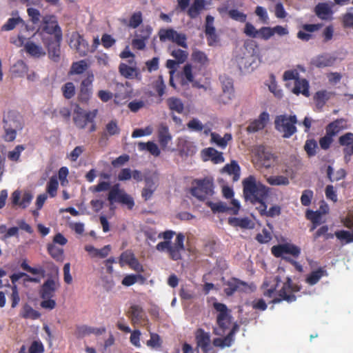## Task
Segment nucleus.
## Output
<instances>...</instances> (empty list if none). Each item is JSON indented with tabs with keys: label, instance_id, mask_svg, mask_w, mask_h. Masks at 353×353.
I'll return each mask as SVG.
<instances>
[{
	"label": "nucleus",
	"instance_id": "nucleus-6",
	"mask_svg": "<svg viewBox=\"0 0 353 353\" xmlns=\"http://www.w3.org/2000/svg\"><path fill=\"white\" fill-rule=\"evenodd\" d=\"M191 194L199 201H204L214 194V183L208 177L194 179L190 189Z\"/></svg>",
	"mask_w": 353,
	"mask_h": 353
},
{
	"label": "nucleus",
	"instance_id": "nucleus-61",
	"mask_svg": "<svg viewBox=\"0 0 353 353\" xmlns=\"http://www.w3.org/2000/svg\"><path fill=\"white\" fill-rule=\"evenodd\" d=\"M314 192L311 190H305L301 196V203L303 206H309L311 204Z\"/></svg>",
	"mask_w": 353,
	"mask_h": 353
},
{
	"label": "nucleus",
	"instance_id": "nucleus-22",
	"mask_svg": "<svg viewBox=\"0 0 353 353\" xmlns=\"http://www.w3.org/2000/svg\"><path fill=\"white\" fill-rule=\"evenodd\" d=\"M119 71L126 79L138 78L140 76L139 70L137 67L130 66L124 63L119 64Z\"/></svg>",
	"mask_w": 353,
	"mask_h": 353
},
{
	"label": "nucleus",
	"instance_id": "nucleus-25",
	"mask_svg": "<svg viewBox=\"0 0 353 353\" xmlns=\"http://www.w3.org/2000/svg\"><path fill=\"white\" fill-rule=\"evenodd\" d=\"M157 190V185L151 177L145 179V187L141 192V196L145 201L150 199Z\"/></svg>",
	"mask_w": 353,
	"mask_h": 353
},
{
	"label": "nucleus",
	"instance_id": "nucleus-49",
	"mask_svg": "<svg viewBox=\"0 0 353 353\" xmlns=\"http://www.w3.org/2000/svg\"><path fill=\"white\" fill-rule=\"evenodd\" d=\"M138 281L144 282L145 278L141 274H128L126 275L122 280L121 283L125 286H130L134 284Z\"/></svg>",
	"mask_w": 353,
	"mask_h": 353
},
{
	"label": "nucleus",
	"instance_id": "nucleus-29",
	"mask_svg": "<svg viewBox=\"0 0 353 353\" xmlns=\"http://www.w3.org/2000/svg\"><path fill=\"white\" fill-rule=\"evenodd\" d=\"M205 8V3L204 0H194L192 4L188 10V15L191 19H196Z\"/></svg>",
	"mask_w": 353,
	"mask_h": 353
},
{
	"label": "nucleus",
	"instance_id": "nucleus-26",
	"mask_svg": "<svg viewBox=\"0 0 353 353\" xmlns=\"http://www.w3.org/2000/svg\"><path fill=\"white\" fill-rule=\"evenodd\" d=\"M224 292L228 296H232L238 291L241 286H245L246 283L237 279L232 278L224 284Z\"/></svg>",
	"mask_w": 353,
	"mask_h": 353
},
{
	"label": "nucleus",
	"instance_id": "nucleus-14",
	"mask_svg": "<svg viewBox=\"0 0 353 353\" xmlns=\"http://www.w3.org/2000/svg\"><path fill=\"white\" fill-rule=\"evenodd\" d=\"M195 340L197 347H200L203 353H213L210 333L199 328L195 333Z\"/></svg>",
	"mask_w": 353,
	"mask_h": 353
},
{
	"label": "nucleus",
	"instance_id": "nucleus-60",
	"mask_svg": "<svg viewBox=\"0 0 353 353\" xmlns=\"http://www.w3.org/2000/svg\"><path fill=\"white\" fill-rule=\"evenodd\" d=\"M273 36L272 28L271 27H261L258 30V37L263 40H268Z\"/></svg>",
	"mask_w": 353,
	"mask_h": 353
},
{
	"label": "nucleus",
	"instance_id": "nucleus-10",
	"mask_svg": "<svg viewBox=\"0 0 353 353\" xmlns=\"http://www.w3.org/2000/svg\"><path fill=\"white\" fill-rule=\"evenodd\" d=\"M66 243V239L60 233L56 234L53 241L48 246V251L51 256L58 261H63L64 259L63 245Z\"/></svg>",
	"mask_w": 353,
	"mask_h": 353
},
{
	"label": "nucleus",
	"instance_id": "nucleus-1",
	"mask_svg": "<svg viewBox=\"0 0 353 353\" xmlns=\"http://www.w3.org/2000/svg\"><path fill=\"white\" fill-rule=\"evenodd\" d=\"M243 196L246 203L252 205H261L267 201L270 188L258 181L253 175L245 178L242 181Z\"/></svg>",
	"mask_w": 353,
	"mask_h": 353
},
{
	"label": "nucleus",
	"instance_id": "nucleus-23",
	"mask_svg": "<svg viewBox=\"0 0 353 353\" xmlns=\"http://www.w3.org/2000/svg\"><path fill=\"white\" fill-rule=\"evenodd\" d=\"M128 313V316L131 319L132 323L134 325L141 323V321L143 320L145 316L142 307L137 305H132Z\"/></svg>",
	"mask_w": 353,
	"mask_h": 353
},
{
	"label": "nucleus",
	"instance_id": "nucleus-64",
	"mask_svg": "<svg viewBox=\"0 0 353 353\" xmlns=\"http://www.w3.org/2000/svg\"><path fill=\"white\" fill-rule=\"evenodd\" d=\"M105 129L110 136L119 134L120 132V128H119L116 120H112L107 123Z\"/></svg>",
	"mask_w": 353,
	"mask_h": 353
},
{
	"label": "nucleus",
	"instance_id": "nucleus-46",
	"mask_svg": "<svg viewBox=\"0 0 353 353\" xmlns=\"http://www.w3.org/2000/svg\"><path fill=\"white\" fill-rule=\"evenodd\" d=\"M267 181L271 185H288L290 183L289 179L283 175L271 176L267 179Z\"/></svg>",
	"mask_w": 353,
	"mask_h": 353
},
{
	"label": "nucleus",
	"instance_id": "nucleus-7",
	"mask_svg": "<svg viewBox=\"0 0 353 353\" xmlns=\"http://www.w3.org/2000/svg\"><path fill=\"white\" fill-rule=\"evenodd\" d=\"M297 118L296 115L281 114L276 117L274 120L275 128L283 133V138H290L296 132V124Z\"/></svg>",
	"mask_w": 353,
	"mask_h": 353
},
{
	"label": "nucleus",
	"instance_id": "nucleus-52",
	"mask_svg": "<svg viewBox=\"0 0 353 353\" xmlns=\"http://www.w3.org/2000/svg\"><path fill=\"white\" fill-rule=\"evenodd\" d=\"M135 256L132 250H127L121 253L119 257V263L121 267L128 265L135 259Z\"/></svg>",
	"mask_w": 353,
	"mask_h": 353
},
{
	"label": "nucleus",
	"instance_id": "nucleus-2",
	"mask_svg": "<svg viewBox=\"0 0 353 353\" xmlns=\"http://www.w3.org/2000/svg\"><path fill=\"white\" fill-rule=\"evenodd\" d=\"M90 191L92 192H100L110 190L108 194V200L112 205L114 203H120L131 210L134 206V201L132 196L121 189L119 184H115L110 187V183L108 181H101L97 185L90 187Z\"/></svg>",
	"mask_w": 353,
	"mask_h": 353
},
{
	"label": "nucleus",
	"instance_id": "nucleus-56",
	"mask_svg": "<svg viewBox=\"0 0 353 353\" xmlns=\"http://www.w3.org/2000/svg\"><path fill=\"white\" fill-rule=\"evenodd\" d=\"M228 15L232 19L241 23L245 22L247 19V15L236 9L230 10L228 11Z\"/></svg>",
	"mask_w": 353,
	"mask_h": 353
},
{
	"label": "nucleus",
	"instance_id": "nucleus-51",
	"mask_svg": "<svg viewBox=\"0 0 353 353\" xmlns=\"http://www.w3.org/2000/svg\"><path fill=\"white\" fill-rule=\"evenodd\" d=\"M12 72L17 77H23L28 72V67L23 61H18L12 66Z\"/></svg>",
	"mask_w": 353,
	"mask_h": 353
},
{
	"label": "nucleus",
	"instance_id": "nucleus-16",
	"mask_svg": "<svg viewBox=\"0 0 353 353\" xmlns=\"http://www.w3.org/2000/svg\"><path fill=\"white\" fill-rule=\"evenodd\" d=\"M43 23L45 24L43 30L48 34H54L57 41H59L61 38V31L55 17L52 15H46L43 17Z\"/></svg>",
	"mask_w": 353,
	"mask_h": 353
},
{
	"label": "nucleus",
	"instance_id": "nucleus-54",
	"mask_svg": "<svg viewBox=\"0 0 353 353\" xmlns=\"http://www.w3.org/2000/svg\"><path fill=\"white\" fill-rule=\"evenodd\" d=\"M206 204L211 208L214 213L226 212L229 211V207L223 202L213 203L212 201H208Z\"/></svg>",
	"mask_w": 353,
	"mask_h": 353
},
{
	"label": "nucleus",
	"instance_id": "nucleus-55",
	"mask_svg": "<svg viewBox=\"0 0 353 353\" xmlns=\"http://www.w3.org/2000/svg\"><path fill=\"white\" fill-rule=\"evenodd\" d=\"M317 143L314 139H308L305 141L304 150L308 157H313L316 154Z\"/></svg>",
	"mask_w": 353,
	"mask_h": 353
},
{
	"label": "nucleus",
	"instance_id": "nucleus-33",
	"mask_svg": "<svg viewBox=\"0 0 353 353\" xmlns=\"http://www.w3.org/2000/svg\"><path fill=\"white\" fill-rule=\"evenodd\" d=\"M179 148L181 156H190L194 154L196 151V148L194 144L187 140L180 141Z\"/></svg>",
	"mask_w": 353,
	"mask_h": 353
},
{
	"label": "nucleus",
	"instance_id": "nucleus-13",
	"mask_svg": "<svg viewBox=\"0 0 353 353\" xmlns=\"http://www.w3.org/2000/svg\"><path fill=\"white\" fill-rule=\"evenodd\" d=\"M69 45L80 57L86 56L90 51L88 41L78 33L72 34Z\"/></svg>",
	"mask_w": 353,
	"mask_h": 353
},
{
	"label": "nucleus",
	"instance_id": "nucleus-32",
	"mask_svg": "<svg viewBox=\"0 0 353 353\" xmlns=\"http://www.w3.org/2000/svg\"><path fill=\"white\" fill-rule=\"evenodd\" d=\"M166 103L168 108L172 112H176L178 114H181L184 110V104L181 99L177 97H169L166 100Z\"/></svg>",
	"mask_w": 353,
	"mask_h": 353
},
{
	"label": "nucleus",
	"instance_id": "nucleus-62",
	"mask_svg": "<svg viewBox=\"0 0 353 353\" xmlns=\"http://www.w3.org/2000/svg\"><path fill=\"white\" fill-rule=\"evenodd\" d=\"M214 17L211 15H208L205 19V33L206 36H210L216 32L215 28L213 26Z\"/></svg>",
	"mask_w": 353,
	"mask_h": 353
},
{
	"label": "nucleus",
	"instance_id": "nucleus-38",
	"mask_svg": "<svg viewBox=\"0 0 353 353\" xmlns=\"http://www.w3.org/2000/svg\"><path fill=\"white\" fill-rule=\"evenodd\" d=\"M88 67L89 65L85 60H80L72 63L69 73L70 74H81L87 70Z\"/></svg>",
	"mask_w": 353,
	"mask_h": 353
},
{
	"label": "nucleus",
	"instance_id": "nucleus-53",
	"mask_svg": "<svg viewBox=\"0 0 353 353\" xmlns=\"http://www.w3.org/2000/svg\"><path fill=\"white\" fill-rule=\"evenodd\" d=\"M58 186L59 182L57 176H52L46 188L47 192L50 194V196L54 197L56 195Z\"/></svg>",
	"mask_w": 353,
	"mask_h": 353
},
{
	"label": "nucleus",
	"instance_id": "nucleus-8",
	"mask_svg": "<svg viewBox=\"0 0 353 353\" xmlns=\"http://www.w3.org/2000/svg\"><path fill=\"white\" fill-rule=\"evenodd\" d=\"M23 128V123L20 117L14 113H9L3 119V129L5 131L4 139L6 141H12L15 139L17 133Z\"/></svg>",
	"mask_w": 353,
	"mask_h": 353
},
{
	"label": "nucleus",
	"instance_id": "nucleus-42",
	"mask_svg": "<svg viewBox=\"0 0 353 353\" xmlns=\"http://www.w3.org/2000/svg\"><path fill=\"white\" fill-rule=\"evenodd\" d=\"M327 175L330 181H337L341 179H343L346 176V172L344 169H339L334 173V170L332 166L328 165L327 168Z\"/></svg>",
	"mask_w": 353,
	"mask_h": 353
},
{
	"label": "nucleus",
	"instance_id": "nucleus-18",
	"mask_svg": "<svg viewBox=\"0 0 353 353\" xmlns=\"http://www.w3.org/2000/svg\"><path fill=\"white\" fill-rule=\"evenodd\" d=\"M269 121V114L267 112H263L259 116L257 119L252 121L247 127V131L252 133L263 129Z\"/></svg>",
	"mask_w": 353,
	"mask_h": 353
},
{
	"label": "nucleus",
	"instance_id": "nucleus-50",
	"mask_svg": "<svg viewBox=\"0 0 353 353\" xmlns=\"http://www.w3.org/2000/svg\"><path fill=\"white\" fill-rule=\"evenodd\" d=\"M145 35L141 38H135L132 41V46L137 50H143L145 48V41L149 38L150 31L145 30Z\"/></svg>",
	"mask_w": 353,
	"mask_h": 353
},
{
	"label": "nucleus",
	"instance_id": "nucleus-45",
	"mask_svg": "<svg viewBox=\"0 0 353 353\" xmlns=\"http://www.w3.org/2000/svg\"><path fill=\"white\" fill-rule=\"evenodd\" d=\"M334 235L341 241L342 244L353 242V230L352 232L347 230H339L335 232Z\"/></svg>",
	"mask_w": 353,
	"mask_h": 353
},
{
	"label": "nucleus",
	"instance_id": "nucleus-21",
	"mask_svg": "<svg viewBox=\"0 0 353 353\" xmlns=\"http://www.w3.org/2000/svg\"><path fill=\"white\" fill-rule=\"evenodd\" d=\"M336 59L330 54L319 55L312 61V64L317 68H325L332 66Z\"/></svg>",
	"mask_w": 353,
	"mask_h": 353
},
{
	"label": "nucleus",
	"instance_id": "nucleus-15",
	"mask_svg": "<svg viewBox=\"0 0 353 353\" xmlns=\"http://www.w3.org/2000/svg\"><path fill=\"white\" fill-rule=\"evenodd\" d=\"M94 77L92 72H88L86 77L81 81L79 99L83 102H87L92 94V82Z\"/></svg>",
	"mask_w": 353,
	"mask_h": 353
},
{
	"label": "nucleus",
	"instance_id": "nucleus-27",
	"mask_svg": "<svg viewBox=\"0 0 353 353\" xmlns=\"http://www.w3.org/2000/svg\"><path fill=\"white\" fill-rule=\"evenodd\" d=\"M327 272L325 268H319L317 270L312 271L307 274L305 281L310 285L316 284L323 276H327Z\"/></svg>",
	"mask_w": 353,
	"mask_h": 353
},
{
	"label": "nucleus",
	"instance_id": "nucleus-37",
	"mask_svg": "<svg viewBox=\"0 0 353 353\" xmlns=\"http://www.w3.org/2000/svg\"><path fill=\"white\" fill-rule=\"evenodd\" d=\"M251 220L248 218H237V217H230L228 219V223L234 227H239L241 228H251Z\"/></svg>",
	"mask_w": 353,
	"mask_h": 353
},
{
	"label": "nucleus",
	"instance_id": "nucleus-48",
	"mask_svg": "<svg viewBox=\"0 0 353 353\" xmlns=\"http://www.w3.org/2000/svg\"><path fill=\"white\" fill-rule=\"evenodd\" d=\"M19 23H24L23 20L20 17L10 18L8 19L7 22L2 26L1 30L10 31L15 28Z\"/></svg>",
	"mask_w": 353,
	"mask_h": 353
},
{
	"label": "nucleus",
	"instance_id": "nucleus-20",
	"mask_svg": "<svg viewBox=\"0 0 353 353\" xmlns=\"http://www.w3.org/2000/svg\"><path fill=\"white\" fill-rule=\"evenodd\" d=\"M158 140L162 149H165L169 142L172 140V136L169 128L165 125H161L158 130Z\"/></svg>",
	"mask_w": 353,
	"mask_h": 353
},
{
	"label": "nucleus",
	"instance_id": "nucleus-36",
	"mask_svg": "<svg viewBox=\"0 0 353 353\" xmlns=\"http://www.w3.org/2000/svg\"><path fill=\"white\" fill-rule=\"evenodd\" d=\"M57 288V283L54 281L52 279H48L46 281V282L44 283V284L42 286V288L41 290V297L45 299H48L50 297L53 293V292Z\"/></svg>",
	"mask_w": 353,
	"mask_h": 353
},
{
	"label": "nucleus",
	"instance_id": "nucleus-57",
	"mask_svg": "<svg viewBox=\"0 0 353 353\" xmlns=\"http://www.w3.org/2000/svg\"><path fill=\"white\" fill-rule=\"evenodd\" d=\"M143 22L141 12H136L132 14L129 20V26L132 28H137Z\"/></svg>",
	"mask_w": 353,
	"mask_h": 353
},
{
	"label": "nucleus",
	"instance_id": "nucleus-24",
	"mask_svg": "<svg viewBox=\"0 0 353 353\" xmlns=\"http://www.w3.org/2000/svg\"><path fill=\"white\" fill-rule=\"evenodd\" d=\"M117 91L114 97V102L117 105H122L130 98L131 92L127 90L123 84H117Z\"/></svg>",
	"mask_w": 353,
	"mask_h": 353
},
{
	"label": "nucleus",
	"instance_id": "nucleus-3",
	"mask_svg": "<svg viewBox=\"0 0 353 353\" xmlns=\"http://www.w3.org/2000/svg\"><path fill=\"white\" fill-rule=\"evenodd\" d=\"M272 254L276 258H282L285 261L292 264L297 271L302 272V265L292 259L290 256H285V254H290L292 256L297 258L301 254V248L294 244L286 243L274 245L271 248Z\"/></svg>",
	"mask_w": 353,
	"mask_h": 353
},
{
	"label": "nucleus",
	"instance_id": "nucleus-40",
	"mask_svg": "<svg viewBox=\"0 0 353 353\" xmlns=\"http://www.w3.org/2000/svg\"><path fill=\"white\" fill-rule=\"evenodd\" d=\"M329 99V93L326 90L318 91L314 96V101L318 108H322Z\"/></svg>",
	"mask_w": 353,
	"mask_h": 353
},
{
	"label": "nucleus",
	"instance_id": "nucleus-59",
	"mask_svg": "<svg viewBox=\"0 0 353 353\" xmlns=\"http://www.w3.org/2000/svg\"><path fill=\"white\" fill-rule=\"evenodd\" d=\"M171 55L175 58L178 63H182L185 61L188 58V52L181 49H175L172 51Z\"/></svg>",
	"mask_w": 353,
	"mask_h": 353
},
{
	"label": "nucleus",
	"instance_id": "nucleus-12",
	"mask_svg": "<svg viewBox=\"0 0 353 353\" xmlns=\"http://www.w3.org/2000/svg\"><path fill=\"white\" fill-rule=\"evenodd\" d=\"M276 157L271 152L267 151L263 146H259L255 154L256 163L265 168H270L274 165Z\"/></svg>",
	"mask_w": 353,
	"mask_h": 353
},
{
	"label": "nucleus",
	"instance_id": "nucleus-17",
	"mask_svg": "<svg viewBox=\"0 0 353 353\" xmlns=\"http://www.w3.org/2000/svg\"><path fill=\"white\" fill-rule=\"evenodd\" d=\"M33 195L30 192H24L23 194L19 190L13 192L11 196L12 203L23 209L26 208L31 203Z\"/></svg>",
	"mask_w": 353,
	"mask_h": 353
},
{
	"label": "nucleus",
	"instance_id": "nucleus-30",
	"mask_svg": "<svg viewBox=\"0 0 353 353\" xmlns=\"http://www.w3.org/2000/svg\"><path fill=\"white\" fill-rule=\"evenodd\" d=\"M316 15L321 19H329L332 14V11L326 3H319L314 8Z\"/></svg>",
	"mask_w": 353,
	"mask_h": 353
},
{
	"label": "nucleus",
	"instance_id": "nucleus-43",
	"mask_svg": "<svg viewBox=\"0 0 353 353\" xmlns=\"http://www.w3.org/2000/svg\"><path fill=\"white\" fill-rule=\"evenodd\" d=\"M223 170L229 174L233 175L234 181L239 179L240 176V167L235 161H232L230 164H227Z\"/></svg>",
	"mask_w": 353,
	"mask_h": 353
},
{
	"label": "nucleus",
	"instance_id": "nucleus-11",
	"mask_svg": "<svg viewBox=\"0 0 353 353\" xmlns=\"http://www.w3.org/2000/svg\"><path fill=\"white\" fill-rule=\"evenodd\" d=\"M159 36L161 41L168 40L184 48H188L186 35L185 34L178 33L174 29H161L159 32Z\"/></svg>",
	"mask_w": 353,
	"mask_h": 353
},
{
	"label": "nucleus",
	"instance_id": "nucleus-35",
	"mask_svg": "<svg viewBox=\"0 0 353 353\" xmlns=\"http://www.w3.org/2000/svg\"><path fill=\"white\" fill-rule=\"evenodd\" d=\"M210 136L212 142L214 143L221 148H225L228 145V142L232 140V135L229 133L225 134L223 137H221L216 132H212Z\"/></svg>",
	"mask_w": 353,
	"mask_h": 353
},
{
	"label": "nucleus",
	"instance_id": "nucleus-58",
	"mask_svg": "<svg viewBox=\"0 0 353 353\" xmlns=\"http://www.w3.org/2000/svg\"><path fill=\"white\" fill-rule=\"evenodd\" d=\"M25 150L23 145H17L14 150L10 151L8 154V158L13 161H17L19 159L21 153Z\"/></svg>",
	"mask_w": 353,
	"mask_h": 353
},
{
	"label": "nucleus",
	"instance_id": "nucleus-63",
	"mask_svg": "<svg viewBox=\"0 0 353 353\" xmlns=\"http://www.w3.org/2000/svg\"><path fill=\"white\" fill-rule=\"evenodd\" d=\"M182 251H183V250H181L178 247L170 244L168 253L169 254V256L171 259L178 261L181 259V253Z\"/></svg>",
	"mask_w": 353,
	"mask_h": 353
},
{
	"label": "nucleus",
	"instance_id": "nucleus-41",
	"mask_svg": "<svg viewBox=\"0 0 353 353\" xmlns=\"http://www.w3.org/2000/svg\"><path fill=\"white\" fill-rule=\"evenodd\" d=\"M192 59L194 62L199 63L201 66H207L209 59L206 54L201 50H194L192 53Z\"/></svg>",
	"mask_w": 353,
	"mask_h": 353
},
{
	"label": "nucleus",
	"instance_id": "nucleus-19",
	"mask_svg": "<svg viewBox=\"0 0 353 353\" xmlns=\"http://www.w3.org/2000/svg\"><path fill=\"white\" fill-rule=\"evenodd\" d=\"M309 82L305 79H296L294 82V86L291 89L292 93L296 95L303 94L304 97L310 96Z\"/></svg>",
	"mask_w": 353,
	"mask_h": 353
},
{
	"label": "nucleus",
	"instance_id": "nucleus-4",
	"mask_svg": "<svg viewBox=\"0 0 353 353\" xmlns=\"http://www.w3.org/2000/svg\"><path fill=\"white\" fill-rule=\"evenodd\" d=\"M97 114V110L85 111L77 105L74 110L73 121L76 126L80 129L85 128L88 124L90 123L89 132H92L96 130L94 119L96 118Z\"/></svg>",
	"mask_w": 353,
	"mask_h": 353
},
{
	"label": "nucleus",
	"instance_id": "nucleus-34",
	"mask_svg": "<svg viewBox=\"0 0 353 353\" xmlns=\"http://www.w3.org/2000/svg\"><path fill=\"white\" fill-rule=\"evenodd\" d=\"M138 148L141 151H148L154 157H159L161 154V150L158 145L153 141L140 142L138 144Z\"/></svg>",
	"mask_w": 353,
	"mask_h": 353
},
{
	"label": "nucleus",
	"instance_id": "nucleus-44",
	"mask_svg": "<svg viewBox=\"0 0 353 353\" xmlns=\"http://www.w3.org/2000/svg\"><path fill=\"white\" fill-rule=\"evenodd\" d=\"M25 49L28 53L34 57H40L45 54L41 46L31 41L26 43L25 45Z\"/></svg>",
	"mask_w": 353,
	"mask_h": 353
},
{
	"label": "nucleus",
	"instance_id": "nucleus-39",
	"mask_svg": "<svg viewBox=\"0 0 353 353\" xmlns=\"http://www.w3.org/2000/svg\"><path fill=\"white\" fill-rule=\"evenodd\" d=\"M343 121V119H336L329 123L326 127V133L332 137L337 134L343 128L342 125Z\"/></svg>",
	"mask_w": 353,
	"mask_h": 353
},
{
	"label": "nucleus",
	"instance_id": "nucleus-5",
	"mask_svg": "<svg viewBox=\"0 0 353 353\" xmlns=\"http://www.w3.org/2000/svg\"><path fill=\"white\" fill-rule=\"evenodd\" d=\"M213 307L219 312L216 316L218 327L214 328L213 332L216 335L221 336L230 326L232 319V316L230 314V311L226 305L222 303L214 302Z\"/></svg>",
	"mask_w": 353,
	"mask_h": 353
},
{
	"label": "nucleus",
	"instance_id": "nucleus-9",
	"mask_svg": "<svg viewBox=\"0 0 353 353\" xmlns=\"http://www.w3.org/2000/svg\"><path fill=\"white\" fill-rule=\"evenodd\" d=\"M301 288L298 285L294 284L292 279L288 277L283 287L278 292L279 297L274 298L272 302L273 303H277L281 301H285L288 303L295 301L296 297L292 293L299 292Z\"/></svg>",
	"mask_w": 353,
	"mask_h": 353
},
{
	"label": "nucleus",
	"instance_id": "nucleus-28",
	"mask_svg": "<svg viewBox=\"0 0 353 353\" xmlns=\"http://www.w3.org/2000/svg\"><path fill=\"white\" fill-rule=\"evenodd\" d=\"M267 201H265L261 205L256 207V210L259 211L261 216H266L268 217H274L281 214V208L279 205L272 206L268 210H267L268 205Z\"/></svg>",
	"mask_w": 353,
	"mask_h": 353
},
{
	"label": "nucleus",
	"instance_id": "nucleus-31",
	"mask_svg": "<svg viewBox=\"0 0 353 353\" xmlns=\"http://www.w3.org/2000/svg\"><path fill=\"white\" fill-rule=\"evenodd\" d=\"M205 157L209 158L214 163H221L224 161L223 153L213 148H208L203 150Z\"/></svg>",
	"mask_w": 353,
	"mask_h": 353
},
{
	"label": "nucleus",
	"instance_id": "nucleus-47",
	"mask_svg": "<svg viewBox=\"0 0 353 353\" xmlns=\"http://www.w3.org/2000/svg\"><path fill=\"white\" fill-rule=\"evenodd\" d=\"M222 88L223 96H226L228 99H231L234 96V88L232 80L230 78H226L222 81Z\"/></svg>",
	"mask_w": 353,
	"mask_h": 353
}]
</instances>
